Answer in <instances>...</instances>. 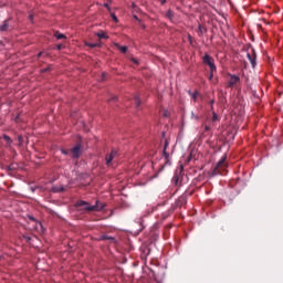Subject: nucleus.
I'll use <instances>...</instances> for the list:
<instances>
[{
  "label": "nucleus",
  "mask_w": 283,
  "mask_h": 283,
  "mask_svg": "<svg viewBox=\"0 0 283 283\" xmlns=\"http://www.w3.org/2000/svg\"><path fill=\"white\" fill-rule=\"evenodd\" d=\"M75 207H84V211H87L88 213H92V211H103V209H105V203L96 200L95 201V205L92 206L90 205V202H86L84 200H78L76 203H75Z\"/></svg>",
  "instance_id": "1"
},
{
  "label": "nucleus",
  "mask_w": 283,
  "mask_h": 283,
  "mask_svg": "<svg viewBox=\"0 0 283 283\" xmlns=\"http://www.w3.org/2000/svg\"><path fill=\"white\" fill-rule=\"evenodd\" d=\"M212 176H227V155H224L212 170Z\"/></svg>",
  "instance_id": "2"
},
{
  "label": "nucleus",
  "mask_w": 283,
  "mask_h": 283,
  "mask_svg": "<svg viewBox=\"0 0 283 283\" xmlns=\"http://www.w3.org/2000/svg\"><path fill=\"white\" fill-rule=\"evenodd\" d=\"M202 61L205 65H208L210 67L211 72H217L216 62L211 55H203Z\"/></svg>",
  "instance_id": "3"
},
{
  "label": "nucleus",
  "mask_w": 283,
  "mask_h": 283,
  "mask_svg": "<svg viewBox=\"0 0 283 283\" xmlns=\"http://www.w3.org/2000/svg\"><path fill=\"white\" fill-rule=\"evenodd\" d=\"M247 59L250 61L253 69L255 67V65H258V62H256L258 55L255 54L254 49H251V52L247 53Z\"/></svg>",
  "instance_id": "4"
},
{
  "label": "nucleus",
  "mask_w": 283,
  "mask_h": 283,
  "mask_svg": "<svg viewBox=\"0 0 283 283\" xmlns=\"http://www.w3.org/2000/svg\"><path fill=\"white\" fill-rule=\"evenodd\" d=\"M118 156V151L116 150H112L111 154H107L105 157V165L107 167H112V161L114 160V158H116Z\"/></svg>",
  "instance_id": "5"
},
{
  "label": "nucleus",
  "mask_w": 283,
  "mask_h": 283,
  "mask_svg": "<svg viewBox=\"0 0 283 283\" xmlns=\"http://www.w3.org/2000/svg\"><path fill=\"white\" fill-rule=\"evenodd\" d=\"M228 76H230V80L228 81V87H233L240 83V76L233 74H228Z\"/></svg>",
  "instance_id": "6"
},
{
  "label": "nucleus",
  "mask_w": 283,
  "mask_h": 283,
  "mask_svg": "<svg viewBox=\"0 0 283 283\" xmlns=\"http://www.w3.org/2000/svg\"><path fill=\"white\" fill-rule=\"evenodd\" d=\"M187 205V193L181 195L175 202L176 207H185Z\"/></svg>",
  "instance_id": "7"
},
{
  "label": "nucleus",
  "mask_w": 283,
  "mask_h": 283,
  "mask_svg": "<svg viewBox=\"0 0 283 283\" xmlns=\"http://www.w3.org/2000/svg\"><path fill=\"white\" fill-rule=\"evenodd\" d=\"M71 154L73 158H78L81 156V145L77 144L75 147L71 149Z\"/></svg>",
  "instance_id": "8"
},
{
  "label": "nucleus",
  "mask_w": 283,
  "mask_h": 283,
  "mask_svg": "<svg viewBox=\"0 0 283 283\" xmlns=\"http://www.w3.org/2000/svg\"><path fill=\"white\" fill-rule=\"evenodd\" d=\"M10 28V20H4L0 25V32H8Z\"/></svg>",
  "instance_id": "9"
},
{
  "label": "nucleus",
  "mask_w": 283,
  "mask_h": 283,
  "mask_svg": "<svg viewBox=\"0 0 283 283\" xmlns=\"http://www.w3.org/2000/svg\"><path fill=\"white\" fill-rule=\"evenodd\" d=\"M167 147H169V142L165 140V146H164V150H163V156L164 158H169V154L167 153Z\"/></svg>",
  "instance_id": "10"
},
{
  "label": "nucleus",
  "mask_w": 283,
  "mask_h": 283,
  "mask_svg": "<svg viewBox=\"0 0 283 283\" xmlns=\"http://www.w3.org/2000/svg\"><path fill=\"white\" fill-rule=\"evenodd\" d=\"M205 32H207V27H203L202 24H199V27H198L199 36H202V34H205Z\"/></svg>",
  "instance_id": "11"
},
{
  "label": "nucleus",
  "mask_w": 283,
  "mask_h": 283,
  "mask_svg": "<svg viewBox=\"0 0 283 283\" xmlns=\"http://www.w3.org/2000/svg\"><path fill=\"white\" fill-rule=\"evenodd\" d=\"M166 17L167 19H169V21L174 20V11L171 9H168L166 12Z\"/></svg>",
  "instance_id": "12"
},
{
  "label": "nucleus",
  "mask_w": 283,
  "mask_h": 283,
  "mask_svg": "<svg viewBox=\"0 0 283 283\" xmlns=\"http://www.w3.org/2000/svg\"><path fill=\"white\" fill-rule=\"evenodd\" d=\"M115 48H117V50L122 51L123 54H125L127 52V46H122L118 43H115Z\"/></svg>",
  "instance_id": "13"
},
{
  "label": "nucleus",
  "mask_w": 283,
  "mask_h": 283,
  "mask_svg": "<svg viewBox=\"0 0 283 283\" xmlns=\"http://www.w3.org/2000/svg\"><path fill=\"white\" fill-rule=\"evenodd\" d=\"M189 94L195 102L198 99V96H200V93L198 91H196L195 93H191V91H189Z\"/></svg>",
  "instance_id": "14"
},
{
  "label": "nucleus",
  "mask_w": 283,
  "mask_h": 283,
  "mask_svg": "<svg viewBox=\"0 0 283 283\" xmlns=\"http://www.w3.org/2000/svg\"><path fill=\"white\" fill-rule=\"evenodd\" d=\"M55 39H57L59 41H61V39H66L65 34L60 33V32H55L54 33Z\"/></svg>",
  "instance_id": "15"
},
{
  "label": "nucleus",
  "mask_w": 283,
  "mask_h": 283,
  "mask_svg": "<svg viewBox=\"0 0 283 283\" xmlns=\"http://www.w3.org/2000/svg\"><path fill=\"white\" fill-rule=\"evenodd\" d=\"M96 36H98L99 39H109V36H107V34H105V32H98V33H95Z\"/></svg>",
  "instance_id": "16"
},
{
  "label": "nucleus",
  "mask_w": 283,
  "mask_h": 283,
  "mask_svg": "<svg viewBox=\"0 0 283 283\" xmlns=\"http://www.w3.org/2000/svg\"><path fill=\"white\" fill-rule=\"evenodd\" d=\"M135 105L136 107H140V97L138 95L135 96Z\"/></svg>",
  "instance_id": "17"
},
{
  "label": "nucleus",
  "mask_w": 283,
  "mask_h": 283,
  "mask_svg": "<svg viewBox=\"0 0 283 283\" xmlns=\"http://www.w3.org/2000/svg\"><path fill=\"white\" fill-rule=\"evenodd\" d=\"M88 48H101L99 43H86Z\"/></svg>",
  "instance_id": "18"
},
{
  "label": "nucleus",
  "mask_w": 283,
  "mask_h": 283,
  "mask_svg": "<svg viewBox=\"0 0 283 283\" xmlns=\"http://www.w3.org/2000/svg\"><path fill=\"white\" fill-rule=\"evenodd\" d=\"M178 180H180V178L178 177V175H174V177H172V182H174L175 185H178Z\"/></svg>",
  "instance_id": "19"
},
{
  "label": "nucleus",
  "mask_w": 283,
  "mask_h": 283,
  "mask_svg": "<svg viewBox=\"0 0 283 283\" xmlns=\"http://www.w3.org/2000/svg\"><path fill=\"white\" fill-rule=\"evenodd\" d=\"M218 120V114L216 112L212 113V123H216Z\"/></svg>",
  "instance_id": "20"
},
{
  "label": "nucleus",
  "mask_w": 283,
  "mask_h": 283,
  "mask_svg": "<svg viewBox=\"0 0 283 283\" xmlns=\"http://www.w3.org/2000/svg\"><path fill=\"white\" fill-rule=\"evenodd\" d=\"M111 17H112L113 21H115V23H118V18L116 17V14L112 13Z\"/></svg>",
  "instance_id": "21"
},
{
  "label": "nucleus",
  "mask_w": 283,
  "mask_h": 283,
  "mask_svg": "<svg viewBox=\"0 0 283 283\" xmlns=\"http://www.w3.org/2000/svg\"><path fill=\"white\" fill-rule=\"evenodd\" d=\"M213 74H216V71H211V70H210L209 81H211V80L213 78Z\"/></svg>",
  "instance_id": "22"
},
{
  "label": "nucleus",
  "mask_w": 283,
  "mask_h": 283,
  "mask_svg": "<svg viewBox=\"0 0 283 283\" xmlns=\"http://www.w3.org/2000/svg\"><path fill=\"white\" fill-rule=\"evenodd\" d=\"M116 101H118V97L113 96L111 99H108V103H114V102H116Z\"/></svg>",
  "instance_id": "23"
},
{
  "label": "nucleus",
  "mask_w": 283,
  "mask_h": 283,
  "mask_svg": "<svg viewBox=\"0 0 283 283\" xmlns=\"http://www.w3.org/2000/svg\"><path fill=\"white\" fill-rule=\"evenodd\" d=\"M3 138H4V140H7L8 143H12V139L10 138V136L4 135Z\"/></svg>",
  "instance_id": "24"
},
{
  "label": "nucleus",
  "mask_w": 283,
  "mask_h": 283,
  "mask_svg": "<svg viewBox=\"0 0 283 283\" xmlns=\"http://www.w3.org/2000/svg\"><path fill=\"white\" fill-rule=\"evenodd\" d=\"M130 61H132V63H134L135 65H138V60H137V59L132 57Z\"/></svg>",
  "instance_id": "25"
},
{
  "label": "nucleus",
  "mask_w": 283,
  "mask_h": 283,
  "mask_svg": "<svg viewBox=\"0 0 283 283\" xmlns=\"http://www.w3.org/2000/svg\"><path fill=\"white\" fill-rule=\"evenodd\" d=\"M104 8H106L108 10V12H112V9L109 8L108 3H104Z\"/></svg>",
  "instance_id": "26"
},
{
  "label": "nucleus",
  "mask_w": 283,
  "mask_h": 283,
  "mask_svg": "<svg viewBox=\"0 0 283 283\" xmlns=\"http://www.w3.org/2000/svg\"><path fill=\"white\" fill-rule=\"evenodd\" d=\"M61 151L64 156H67V154H70V150L62 149Z\"/></svg>",
  "instance_id": "27"
},
{
  "label": "nucleus",
  "mask_w": 283,
  "mask_h": 283,
  "mask_svg": "<svg viewBox=\"0 0 283 283\" xmlns=\"http://www.w3.org/2000/svg\"><path fill=\"white\" fill-rule=\"evenodd\" d=\"M29 21H31V23L34 21V15L33 14L29 15Z\"/></svg>",
  "instance_id": "28"
},
{
  "label": "nucleus",
  "mask_w": 283,
  "mask_h": 283,
  "mask_svg": "<svg viewBox=\"0 0 283 283\" xmlns=\"http://www.w3.org/2000/svg\"><path fill=\"white\" fill-rule=\"evenodd\" d=\"M192 118H195V120H199L200 117H198L197 115H195L193 113H191Z\"/></svg>",
  "instance_id": "29"
},
{
  "label": "nucleus",
  "mask_w": 283,
  "mask_h": 283,
  "mask_svg": "<svg viewBox=\"0 0 283 283\" xmlns=\"http://www.w3.org/2000/svg\"><path fill=\"white\" fill-rule=\"evenodd\" d=\"M205 132H211V127H209V126H205Z\"/></svg>",
  "instance_id": "30"
},
{
  "label": "nucleus",
  "mask_w": 283,
  "mask_h": 283,
  "mask_svg": "<svg viewBox=\"0 0 283 283\" xmlns=\"http://www.w3.org/2000/svg\"><path fill=\"white\" fill-rule=\"evenodd\" d=\"M102 239L103 240H114V238H108L107 235H104Z\"/></svg>",
  "instance_id": "31"
},
{
  "label": "nucleus",
  "mask_w": 283,
  "mask_h": 283,
  "mask_svg": "<svg viewBox=\"0 0 283 283\" xmlns=\"http://www.w3.org/2000/svg\"><path fill=\"white\" fill-rule=\"evenodd\" d=\"M159 2L161 3V6H165L167 3V0H159Z\"/></svg>",
  "instance_id": "32"
},
{
  "label": "nucleus",
  "mask_w": 283,
  "mask_h": 283,
  "mask_svg": "<svg viewBox=\"0 0 283 283\" xmlns=\"http://www.w3.org/2000/svg\"><path fill=\"white\" fill-rule=\"evenodd\" d=\"M42 55H43V52H40V53L38 54V59H41Z\"/></svg>",
  "instance_id": "33"
},
{
  "label": "nucleus",
  "mask_w": 283,
  "mask_h": 283,
  "mask_svg": "<svg viewBox=\"0 0 283 283\" xmlns=\"http://www.w3.org/2000/svg\"><path fill=\"white\" fill-rule=\"evenodd\" d=\"M25 238V240L28 241V242H30V240H32V238H30V237H24Z\"/></svg>",
  "instance_id": "34"
},
{
  "label": "nucleus",
  "mask_w": 283,
  "mask_h": 283,
  "mask_svg": "<svg viewBox=\"0 0 283 283\" xmlns=\"http://www.w3.org/2000/svg\"><path fill=\"white\" fill-rule=\"evenodd\" d=\"M60 191H65V188H60Z\"/></svg>",
  "instance_id": "35"
},
{
  "label": "nucleus",
  "mask_w": 283,
  "mask_h": 283,
  "mask_svg": "<svg viewBox=\"0 0 283 283\" xmlns=\"http://www.w3.org/2000/svg\"><path fill=\"white\" fill-rule=\"evenodd\" d=\"M61 48H62V46H61V44H60V45H57V50H61Z\"/></svg>",
  "instance_id": "36"
},
{
  "label": "nucleus",
  "mask_w": 283,
  "mask_h": 283,
  "mask_svg": "<svg viewBox=\"0 0 283 283\" xmlns=\"http://www.w3.org/2000/svg\"><path fill=\"white\" fill-rule=\"evenodd\" d=\"M50 69H44L43 72H48Z\"/></svg>",
  "instance_id": "37"
}]
</instances>
